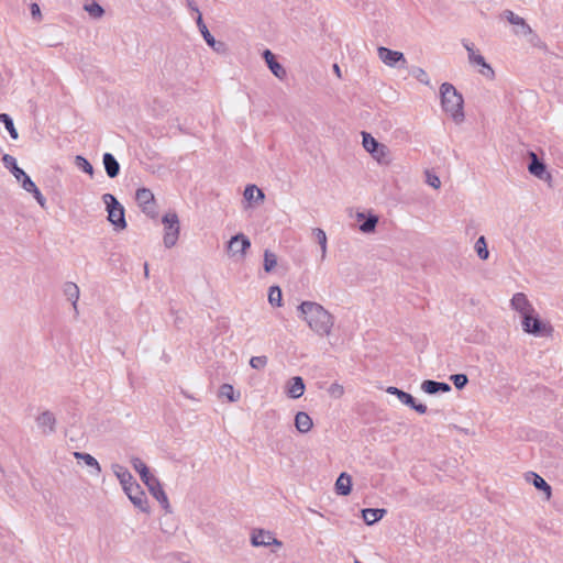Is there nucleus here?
<instances>
[{
	"mask_svg": "<svg viewBox=\"0 0 563 563\" xmlns=\"http://www.w3.org/2000/svg\"><path fill=\"white\" fill-rule=\"evenodd\" d=\"M298 318L318 336L324 338L332 333L334 316L322 305L306 300L297 307Z\"/></svg>",
	"mask_w": 563,
	"mask_h": 563,
	"instance_id": "nucleus-1",
	"label": "nucleus"
},
{
	"mask_svg": "<svg viewBox=\"0 0 563 563\" xmlns=\"http://www.w3.org/2000/svg\"><path fill=\"white\" fill-rule=\"evenodd\" d=\"M440 98L443 111L456 124L464 122V99L452 84L443 82L440 86Z\"/></svg>",
	"mask_w": 563,
	"mask_h": 563,
	"instance_id": "nucleus-2",
	"label": "nucleus"
},
{
	"mask_svg": "<svg viewBox=\"0 0 563 563\" xmlns=\"http://www.w3.org/2000/svg\"><path fill=\"white\" fill-rule=\"evenodd\" d=\"M102 201L106 205L108 212V220L117 231H122L126 228L125 213L123 206L111 194H104Z\"/></svg>",
	"mask_w": 563,
	"mask_h": 563,
	"instance_id": "nucleus-3",
	"label": "nucleus"
},
{
	"mask_svg": "<svg viewBox=\"0 0 563 563\" xmlns=\"http://www.w3.org/2000/svg\"><path fill=\"white\" fill-rule=\"evenodd\" d=\"M463 46L467 52V58L472 66L478 67V73L485 78L493 79L495 73L489 64L486 63L484 56L474 47V44L467 41L463 42Z\"/></svg>",
	"mask_w": 563,
	"mask_h": 563,
	"instance_id": "nucleus-4",
	"label": "nucleus"
},
{
	"mask_svg": "<svg viewBox=\"0 0 563 563\" xmlns=\"http://www.w3.org/2000/svg\"><path fill=\"white\" fill-rule=\"evenodd\" d=\"M164 225H165V233H164V245L166 247H173L178 240L179 236V220L178 216L175 212L166 213L162 219Z\"/></svg>",
	"mask_w": 563,
	"mask_h": 563,
	"instance_id": "nucleus-5",
	"label": "nucleus"
},
{
	"mask_svg": "<svg viewBox=\"0 0 563 563\" xmlns=\"http://www.w3.org/2000/svg\"><path fill=\"white\" fill-rule=\"evenodd\" d=\"M250 247V239L243 233H239L229 240L227 251L231 258L235 261H242L244 260Z\"/></svg>",
	"mask_w": 563,
	"mask_h": 563,
	"instance_id": "nucleus-6",
	"label": "nucleus"
},
{
	"mask_svg": "<svg viewBox=\"0 0 563 563\" xmlns=\"http://www.w3.org/2000/svg\"><path fill=\"white\" fill-rule=\"evenodd\" d=\"M135 200L139 205V207L142 209V211L151 217V218H155L157 212H156V207H155V199H154V194L147 189V188H140L136 190V194H135Z\"/></svg>",
	"mask_w": 563,
	"mask_h": 563,
	"instance_id": "nucleus-7",
	"label": "nucleus"
},
{
	"mask_svg": "<svg viewBox=\"0 0 563 563\" xmlns=\"http://www.w3.org/2000/svg\"><path fill=\"white\" fill-rule=\"evenodd\" d=\"M378 58L388 67H405L407 60L401 52L393 51L385 46L377 48Z\"/></svg>",
	"mask_w": 563,
	"mask_h": 563,
	"instance_id": "nucleus-8",
	"label": "nucleus"
},
{
	"mask_svg": "<svg viewBox=\"0 0 563 563\" xmlns=\"http://www.w3.org/2000/svg\"><path fill=\"white\" fill-rule=\"evenodd\" d=\"M522 329L525 332L538 336H544L551 332V328L534 317L533 312L522 317Z\"/></svg>",
	"mask_w": 563,
	"mask_h": 563,
	"instance_id": "nucleus-9",
	"label": "nucleus"
},
{
	"mask_svg": "<svg viewBox=\"0 0 563 563\" xmlns=\"http://www.w3.org/2000/svg\"><path fill=\"white\" fill-rule=\"evenodd\" d=\"M251 544L253 547L275 545L280 548L283 542L275 538L274 533L264 529H254L251 533Z\"/></svg>",
	"mask_w": 563,
	"mask_h": 563,
	"instance_id": "nucleus-10",
	"label": "nucleus"
},
{
	"mask_svg": "<svg viewBox=\"0 0 563 563\" xmlns=\"http://www.w3.org/2000/svg\"><path fill=\"white\" fill-rule=\"evenodd\" d=\"M501 18L507 20L511 25H514V33L518 36H528L532 34V29L525 21L523 18L519 16L511 10H505L501 13Z\"/></svg>",
	"mask_w": 563,
	"mask_h": 563,
	"instance_id": "nucleus-11",
	"label": "nucleus"
},
{
	"mask_svg": "<svg viewBox=\"0 0 563 563\" xmlns=\"http://www.w3.org/2000/svg\"><path fill=\"white\" fill-rule=\"evenodd\" d=\"M192 9L198 13L197 16V25L199 27V31L203 37V40L207 42V44L217 53H224L225 52V44L223 42L216 41L214 37L209 32L207 25L203 23L202 16L198 10V8Z\"/></svg>",
	"mask_w": 563,
	"mask_h": 563,
	"instance_id": "nucleus-12",
	"label": "nucleus"
},
{
	"mask_svg": "<svg viewBox=\"0 0 563 563\" xmlns=\"http://www.w3.org/2000/svg\"><path fill=\"white\" fill-rule=\"evenodd\" d=\"M124 493L128 496V498L130 499V501L136 508H139L141 511H143V512L150 511L146 495H145L144 490L142 489V487L140 486V484L136 483L132 487L128 488Z\"/></svg>",
	"mask_w": 563,
	"mask_h": 563,
	"instance_id": "nucleus-13",
	"label": "nucleus"
},
{
	"mask_svg": "<svg viewBox=\"0 0 563 563\" xmlns=\"http://www.w3.org/2000/svg\"><path fill=\"white\" fill-rule=\"evenodd\" d=\"M386 391L390 395H395L399 399L400 402H402L406 406L411 407L417 412H419L421 415L427 412V406L422 405V404H416L413 397L410 394L402 391L394 386L388 387L386 389Z\"/></svg>",
	"mask_w": 563,
	"mask_h": 563,
	"instance_id": "nucleus-14",
	"label": "nucleus"
},
{
	"mask_svg": "<svg viewBox=\"0 0 563 563\" xmlns=\"http://www.w3.org/2000/svg\"><path fill=\"white\" fill-rule=\"evenodd\" d=\"M243 198L245 201L244 209H249L261 205L265 199V195L255 185H247L244 189Z\"/></svg>",
	"mask_w": 563,
	"mask_h": 563,
	"instance_id": "nucleus-15",
	"label": "nucleus"
},
{
	"mask_svg": "<svg viewBox=\"0 0 563 563\" xmlns=\"http://www.w3.org/2000/svg\"><path fill=\"white\" fill-rule=\"evenodd\" d=\"M37 428L41 430L43 434H52L56 429V418L55 415L45 410L41 412L35 419Z\"/></svg>",
	"mask_w": 563,
	"mask_h": 563,
	"instance_id": "nucleus-16",
	"label": "nucleus"
},
{
	"mask_svg": "<svg viewBox=\"0 0 563 563\" xmlns=\"http://www.w3.org/2000/svg\"><path fill=\"white\" fill-rule=\"evenodd\" d=\"M529 157L531 159L528 166L529 173L541 180L550 181L551 174L548 173L544 163L539 161L537 154L533 152L529 153Z\"/></svg>",
	"mask_w": 563,
	"mask_h": 563,
	"instance_id": "nucleus-17",
	"label": "nucleus"
},
{
	"mask_svg": "<svg viewBox=\"0 0 563 563\" xmlns=\"http://www.w3.org/2000/svg\"><path fill=\"white\" fill-rule=\"evenodd\" d=\"M113 474L120 482L123 492H125L128 488L135 485L137 482L134 479L132 474L129 472L126 467H124L121 464H112L111 466Z\"/></svg>",
	"mask_w": 563,
	"mask_h": 563,
	"instance_id": "nucleus-18",
	"label": "nucleus"
},
{
	"mask_svg": "<svg viewBox=\"0 0 563 563\" xmlns=\"http://www.w3.org/2000/svg\"><path fill=\"white\" fill-rule=\"evenodd\" d=\"M510 306L514 310L518 311L521 317L534 312L533 307L531 306L527 296L522 292H517L512 296Z\"/></svg>",
	"mask_w": 563,
	"mask_h": 563,
	"instance_id": "nucleus-19",
	"label": "nucleus"
},
{
	"mask_svg": "<svg viewBox=\"0 0 563 563\" xmlns=\"http://www.w3.org/2000/svg\"><path fill=\"white\" fill-rule=\"evenodd\" d=\"M63 292H64V296L66 297V299L71 302L74 312L77 316L79 313V311H78V300H79V295H80L79 287L73 282H67L63 286Z\"/></svg>",
	"mask_w": 563,
	"mask_h": 563,
	"instance_id": "nucleus-20",
	"label": "nucleus"
},
{
	"mask_svg": "<svg viewBox=\"0 0 563 563\" xmlns=\"http://www.w3.org/2000/svg\"><path fill=\"white\" fill-rule=\"evenodd\" d=\"M263 57L271 69V71L278 78L284 79L287 75L286 69L275 59V55L269 51L265 49Z\"/></svg>",
	"mask_w": 563,
	"mask_h": 563,
	"instance_id": "nucleus-21",
	"label": "nucleus"
},
{
	"mask_svg": "<svg viewBox=\"0 0 563 563\" xmlns=\"http://www.w3.org/2000/svg\"><path fill=\"white\" fill-rule=\"evenodd\" d=\"M305 393L303 379L299 376L292 377L286 385V394L292 399L300 398Z\"/></svg>",
	"mask_w": 563,
	"mask_h": 563,
	"instance_id": "nucleus-22",
	"label": "nucleus"
},
{
	"mask_svg": "<svg viewBox=\"0 0 563 563\" xmlns=\"http://www.w3.org/2000/svg\"><path fill=\"white\" fill-rule=\"evenodd\" d=\"M147 489L151 493V495L161 504V506L166 511H169V507H170L169 500H168V497H167L166 493L164 492L159 481H157L155 484L147 487Z\"/></svg>",
	"mask_w": 563,
	"mask_h": 563,
	"instance_id": "nucleus-23",
	"label": "nucleus"
},
{
	"mask_svg": "<svg viewBox=\"0 0 563 563\" xmlns=\"http://www.w3.org/2000/svg\"><path fill=\"white\" fill-rule=\"evenodd\" d=\"M371 155L380 165L387 166L391 163L390 150L383 143H379Z\"/></svg>",
	"mask_w": 563,
	"mask_h": 563,
	"instance_id": "nucleus-24",
	"label": "nucleus"
},
{
	"mask_svg": "<svg viewBox=\"0 0 563 563\" xmlns=\"http://www.w3.org/2000/svg\"><path fill=\"white\" fill-rule=\"evenodd\" d=\"M102 163H103L106 173L110 178H114L119 175L120 165L112 154H110V153L103 154Z\"/></svg>",
	"mask_w": 563,
	"mask_h": 563,
	"instance_id": "nucleus-25",
	"label": "nucleus"
},
{
	"mask_svg": "<svg viewBox=\"0 0 563 563\" xmlns=\"http://www.w3.org/2000/svg\"><path fill=\"white\" fill-rule=\"evenodd\" d=\"M352 478L347 473H341L335 482V492L338 495L347 496L351 493Z\"/></svg>",
	"mask_w": 563,
	"mask_h": 563,
	"instance_id": "nucleus-26",
	"label": "nucleus"
},
{
	"mask_svg": "<svg viewBox=\"0 0 563 563\" xmlns=\"http://www.w3.org/2000/svg\"><path fill=\"white\" fill-rule=\"evenodd\" d=\"M313 426L312 419L307 412L299 411L295 416V427L300 433H307Z\"/></svg>",
	"mask_w": 563,
	"mask_h": 563,
	"instance_id": "nucleus-27",
	"label": "nucleus"
},
{
	"mask_svg": "<svg viewBox=\"0 0 563 563\" xmlns=\"http://www.w3.org/2000/svg\"><path fill=\"white\" fill-rule=\"evenodd\" d=\"M386 512L383 508H366L362 510V518L366 525L371 526L380 520Z\"/></svg>",
	"mask_w": 563,
	"mask_h": 563,
	"instance_id": "nucleus-28",
	"label": "nucleus"
},
{
	"mask_svg": "<svg viewBox=\"0 0 563 563\" xmlns=\"http://www.w3.org/2000/svg\"><path fill=\"white\" fill-rule=\"evenodd\" d=\"M421 389L427 394H437L439 391L441 393H448L451 390V387L446 383H439L434 380H424L421 384Z\"/></svg>",
	"mask_w": 563,
	"mask_h": 563,
	"instance_id": "nucleus-29",
	"label": "nucleus"
},
{
	"mask_svg": "<svg viewBox=\"0 0 563 563\" xmlns=\"http://www.w3.org/2000/svg\"><path fill=\"white\" fill-rule=\"evenodd\" d=\"M527 479H531V483L537 489L544 492L548 499L551 497V486L543 479V477L536 473H529L527 475Z\"/></svg>",
	"mask_w": 563,
	"mask_h": 563,
	"instance_id": "nucleus-30",
	"label": "nucleus"
},
{
	"mask_svg": "<svg viewBox=\"0 0 563 563\" xmlns=\"http://www.w3.org/2000/svg\"><path fill=\"white\" fill-rule=\"evenodd\" d=\"M74 456L76 460L82 461L87 466L93 468L96 475L101 472L99 462L92 455L82 452H75Z\"/></svg>",
	"mask_w": 563,
	"mask_h": 563,
	"instance_id": "nucleus-31",
	"label": "nucleus"
},
{
	"mask_svg": "<svg viewBox=\"0 0 563 563\" xmlns=\"http://www.w3.org/2000/svg\"><path fill=\"white\" fill-rule=\"evenodd\" d=\"M312 235L320 245L321 251V260L323 261L327 257V251H328V239L325 232L320 229L316 228L312 230Z\"/></svg>",
	"mask_w": 563,
	"mask_h": 563,
	"instance_id": "nucleus-32",
	"label": "nucleus"
},
{
	"mask_svg": "<svg viewBox=\"0 0 563 563\" xmlns=\"http://www.w3.org/2000/svg\"><path fill=\"white\" fill-rule=\"evenodd\" d=\"M219 396L227 398L229 401L234 402L240 398V393H235L234 388L230 384H223L220 387Z\"/></svg>",
	"mask_w": 563,
	"mask_h": 563,
	"instance_id": "nucleus-33",
	"label": "nucleus"
},
{
	"mask_svg": "<svg viewBox=\"0 0 563 563\" xmlns=\"http://www.w3.org/2000/svg\"><path fill=\"white\" fill-rule=\"evenodd\" d=\"M378 223V217L375 214H369L363 223L360 225V231L362 233L368 234L373 233L376 229V225Z\"/></svg>",
	"mask_w": 563,
	"mask_h": 563,
	"instance_id": "nucleus-34",
	"label": "nucleus"
},
{
	"mask_svg": "<svg viewBox=\"0 0 563 563\" xmlns=\"http://www.w3.org/2000/svg\"><path fill=\"white\" fill-rule=\"evenodd\" d=\"M268 302L272 306L280 307L283 302L282 290L278 286H272L268 290Z\"/></svg>",
	"mask_w": 563,
	"mask_h": 563,
	"instance_id": "nucleus-35",
	"label": "nucleus"
},
{
	"mask_svg": "<svg viewBox=\"0 0 563 563\" xmlns=\"http://www.w3.org/2000/svg\"><path fill=\"white\" fill-rule=\"evenodd\" d=\"M0 122H2L7 129V131L9 132L10 136L13 139V140H16L19 137V134H18V131L14 126V123H13V120L11 119V117L7 113H1L0 114Z\"/></svg>",
	"mask_w": 563,
	"mask_h": 563,
	"instance_id": "nucleus-36",
	"label": "nucleus"
},
{
	"mask_svg": "<svg viewBox=\"0 0 563 563\" xmlns=\"http://www.w3.org/2000/svg\"><path fill=\"white\" fill-rule=\"evenodd\" d=\"M475 252L481 260H487L489 252L484 236H479L474 245Z\"/></svg>",
	"mask_w": 563,
	"mask_h": 563,
	"instance_id": "nucleus-37",
	"label": "nucleus"
},
{
	"mask_svg": "<svg viewBox=\"0 0 563 563\" xmlns=\"http://www.w3.org/2000/svg\"><path fill=\"white\" fill-rule=\"evenodd\" d=\"M362 144L366 152L372 154V152L379 145V142H377L369 133L363 132L362 133Z\"/></svg>",
	"mask_w": 563,
	"mask_h": 563,
	"instance_id": "nucleus-38",
	"label": "nucleus"
},
{
	"mask_svg": "<svg viewBox=\"0 0 563 563\" xmlns=\"http://www.w3.org/2000/svg\"><path fill=\"white\" fill-rule=\"evenodd\" d=\"M277 265V257L274 253L266 250L264 252V269L266 273H271Z\"/></svg>",
	"mask_w": 563,
	"mask_h": 563,
	"instance_id": "nucleus-39",
	"label": "nucleus"
},
{
	"mask_svg": "<svg viewBox=\"0 0 563 563\" xmlns=\"http://www.w3.org/2000/svg\"><path fill=\"white\" fill-rule=\"evenodd\" d=\"M75 165L79 169H81L82 172H85V173L89 174L90 176H92L93 167L84 156L77 155L75 157Z\"/></svg>",
	"mask_w": 563,
	"mask_h": 563,
	"instance_id": "nucleus-40",
	"label": "nucleus"
},
{
	"mask_svg": "<svg viewBox=\"0 0 563 563\" xmlns=\"http://www.w3.org/2000/svg\"><path fill=\"white\" fill-rule=\"evenodd\" d=\"M85 10L89 13L90 16L95 19H99L103 15L104 10L97 2H92L85 5Z\"/></svg>",
	"mask_w": 563,
	"mask_h": 563,
	"instance_id": "nucleus-41",
	"label": "nucleus"
},
{
	"mask_svg": "<svg viewBox=\"0 0 563 563\" xmlns=\"http://www.w3.org/2000/svg\"><path fill=\"white\" fill-rule=\"evenodd\" d=\"M412 76L418 80L420 81L421 84L423 85H430V79H429V76L428 74L426 73L424 69H422L421 67H416L412 69Z\"/></svg>",
	"mask_w": 563,
	"mask_h": 563,
	"instance_id": "nucleus-42",
	"label": "nucleus"
},
{
	"mask_svg": "<svg viewBox=\"0 0 563 563\" xmlns=\"http://www.w3.org/2000/svg\"><path fill=\"white\" fill-rule=\"evenodd\" d=\"M268 358L264 355L262 356H252L250 360V365L254 369H263L267 365Z\"/></svg>",
	"mask_w": 563,
	"mask_h": 563,
	"instance_id": "nucleus-43",
	"label": "nucleus"
},
{
	"mask_svg": "<svg viewBox=\"0 0 563 563\" xmlns=\"http://www.w3.org/2000/svg\"><path fill=\"white\" fill-rule=\"evenodd\" d=\"M130 463L132 467L135 470V472L139 473V475L145 473L148 470L146 464L137 456H132L130 459Z\"/></svg>",
	"mask_w": 563,
	"mask_h": 563,
	"instance_id": "nucleus-44",
	"label": "nucleus"
},
{
	"mask_svg": "<svg viewBox=\"0 0 563 563\" xmlns=\"http://www.w3.org/2000/svg\"><path fill=\"white\" fill-rule=\"evenodd\" d=\"M328 394L332 398L339 399L344 395V387L339 383H333L328 388Z\"/></svg>",
	"mask_w": 563,
	"mask_h": 563,
	"instance_id": "nucleus-45",
	"label": "nucleus"
},
{
	"mask_svg": "<svg viewBox=\"0 0 563 563\" xmlns=\"http://www.w3.org/2000/svg\"><path fill=\"white\" fill-rule=\"evenodd\" d=\"M450 379L453 382L454 386L457 389H462L467 384L468 379L467 376L464 374H454L450 377Z\"/></svg>",
	"mask_w": 563,
	"mask_h": 563,
	"instance_id": "nucleus-46",
	"label": "nucleus"
},
{
	"mask_svg": "<svg viewBox=\"0 0 563 563\" xmlns=\"http://www.w3.org/2000/svg\"><path fill=\"white\" fill-rule=\"evenodd\" d=\"M22 188L27 192H33L37 189L36 185L33 183V180L26 175L22 180L20 181Z\"/></svg>",
	"mask_w": 563,
	"mask_h": 563,
	"instance_id": "nucleus-47",
	"label": "nucleus"
},
{
	"mask_svg": "<svg viewBox=\"0 0 563 563\" xmlns=\"http://www.w3.org/2000/svg\"><path fill=\"white\" fill-rule=\"evenodd\" d=\"M142 482L146 485V487H150L151 485L155 484L158 478L155 477L153 474H151L150 470H147L145 473L140 475Z\"/></svg>",
	"mask_w": 563,
	"mask_h": 563,
	"instance_id": "nucleus-48",
	"label": "nucleus"
},
{
	"mask_svg": "<svg viewBox=\"0 0 563 563\" xmlns=\"http://www.w3.org/2000/svg\"><path fill=\"white\" fill-rule=\"evenodd\" d=\"M2 162H3V165L11 172L14 169V166H18L16 159L9 154H4L2 156Z\"/></svg>",
	"mask_w": 563,
	"mask_h": 563,
	"instance_id": "nucleus-49",
	"label": "nucleus"
},
{
	"mask_svg": "<svg viewBox=\"0 0 563 563\" xmlns=\"http://www.w3.org/2000/svg\"><path fill=\"white\" fill-rule=\"evenodd\" d=\"M427 183L434 189H438L440 188L441 186V180L440 178L437 176V175H431L429 174L428 175V178H427Z\"/></svg>",
	"mask_w": 563,
	"mask_h": 563,
	"instance_id": "nucleus-50",
	"label": "nucleus"
},
{
	"mask_svg": "<svg viewBox=\"0 0 563 563\" xmlns=\"http://www.w3.org/2000/svg\"><path fill=\"white\" fill-rule=\"evenodd\" d=\"M13 174V176L15 177V179L18 181H21L22 178H24L27 174L22 169L20 168L19 166H14V169L11 172Z\"/></svg>",
	"mask_w": 563,
	"mask_h": 563,
	"instance_id": "nucleus-51",
	"label": "nucleus"
},
{
	"mask_svg": "<svg viewBox=\"0 0 563 563\" xmlns=\"http://www.w3.org/2000/svg\"><path fill=\"white\" fill-rule=\"evenodd\" d=\"M32 195L35 198V200L40 203L41 207L45 206L46 199L44 198L42 192L38 190V188L35 191H33Z\"/></svg>",
	"mask_w": 563,
	"mask_h": 563,
	"instance_id": "nucleus-52",
	"label": "nucleus"
},
{
	"mask_svg": "<svg viewBox=\"0 0 563 563\" xmlns=\"http://www.w3.org/2000/svg\"><path fill=\"white\" fill-rule=\"evenodd\" d=\"M31 14L33 18H37L38 20L42 18L41 9L37 3L31 4Z\"/></svg>",
	"mask_w": 563,
	"mask_h": 563,
	"instance_id": "nucleus-53",
	"label": "nucleus"
},
{
	"mask_svg": "<svg viewBox=\"0 0 563 563\" xmlns=\"http://www.w3.org/2000/svg\"><path fill=\"white\" fill-rule=\"evenodd\" d=\"M355 217L358 222L364 221L367 218L364 212H357Z\"/></svg>",
	"mask_w": 563,
	"mask_h": 563,
	"instance_id": "nucleus-54",
	"label": "nucleus"
},
{
	"mask_svg": "<svg viewBox=\"0 0 563 563\" xmlns=\"http://www.w3.org/2000/svg\"><path fill=\"white\" fill-rule=\"evenodd\" d=\"M333 69L335 71V74L340 77L341 76L340 67L336 64H334Z\"/></svg>",
	"mask_w": 563,
	"mask_h": 563,
	"instance_id": "nucleus-55",
	"label": "nucleus"
},
{
	"mask_svg": "<svg viewBox=\"0 0 563 563\" xmlns=\"http://www.w3.org/2000/svg\"><path fill=\"white\" fill-rule=\"evenodd\" d=\"M144 268H145V269H144L145 276H147V275H148L147 264H145V267H144Z\"/></svg>",
	"mask_w": 563,
	"mask_h": 563,
	"instance_id": "nucleus-56",
	"label": "nucleus"
},
{
	"mask_svg": "<svg viewBox=\"0 0 563 563\" xmlns=\"http://www.w3.org/2000/svg\"><path fill=\"white\" fill-rule=\"evenodd\" d=\"M354 563H362V562H361V561H358V560H355V561H354Z\"/></svg>",
	"mask_w": 563,
	"mask_h": 563,
	"instance_id": "nucleus-57",
	"label": "nucleus"
}]
</instances>
